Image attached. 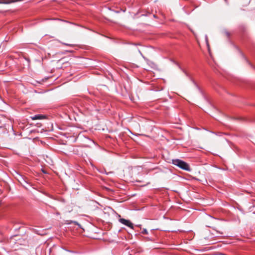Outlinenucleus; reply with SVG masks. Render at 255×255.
I'll list each match as a JSON object with an SVG mask.
<instances>
[{
  "label": "nucleus",
  "instance_id": "f257e3e1",
  "mask_svg": "<svg viewBox=\"0 0 255 255\" xmlns=\"http://www.w3.org/2000/svg\"><path fill=\"white\" fill-rule=\"evenodd\" d=\"M172 163L174 165L179 167L182 169L186 171L190 170V167L188 164L182 160L179 159H173L172 161Z\"/></svg>",
  "mask_w": 255,
  "mask_h": 255
},
{
  "label": "nucleus",
  "instance_id": "4468645a",
  "mask_svg": "<svg viewBox=\"0 0 255 255\" xmlns=\"http://www.w3.org/2000/svg\"><path fill=\"white\" fill-rule=\"evenodd\" d=\"M56 215H59L60 214H59V212H57V213H56Z\"/></svg>",
  "mask_w": 255,
  "mask_h": 255
},
{
  "label": "nucleus",
  "instance_id": "f8f14e48",
  "mask_svg": "<svg viewBox=\"0 0 255 255\" xmlns=\"http://www.w3.org/2000/svg\"><path fill=\"white\" fill-rule=\"evenodd\" d=\"M213 249H214V248H213V247H211L209 248V250H212Z\"/></svg>",
  "mask_w": 255,
  "mask_h": 255
},
{
  "label": "nucleus",
  "instance_id": "f3484780",
  "mask_svg": "<svg viewBox=\"0 0 255 255\" xmlns=\"http://www.w3.org/2000/svg\"><path fill=\"white\" fill-rule=\"evenodd\" d=\"M18 235H15L14 236L15 237V236H17Z\"/></svg>",
  "mask_w": 255,
  "mask_h": 255
},
{
  "label": "nucleus",
  "instance_id": "6e6552de",
  "mask_svg": "<svg viewBox=\"0 0 255 255\" xmlns=\"http://www.w3.org/2000/svg\"><path fill=\"white\" fill-rule=\"evenodd\" d=\"M141 233L143 234H148V232H147L146 229H143L141 231Z\"/></svg>",
  "mask_w": 255,
  "mask_h": 255
},
{
  "label": "nucleus",
  "instance_id": "9b49d317",
  "mask_svg": "<svg viewBox=\"0 0 255 255\" xmlns=\"http://www.w3.org/2000/svg\"><path fill=\"white\" fill-rule=\"evenodd\" d=\"M42 171L43 173L46 174V172L44 170V169H42Z\"/></svg>",
  "mask_w": 255,
  "mask_h": 255
},
{
  "label": "nucleus",
  "instance_id": "423d86ee",
  "mask_svg": "<svg viewBox=\"0 0 255 255\" xmlns=\"http://www.w3.org/2000/svg\"><path fill=\"white\" fill-rule=\"evenodd\" d=\"M217 232H218L219 234L221 235L220 237H227V236L225 235V234H226V233L223 232H220V231H217Z\"/></svg>",
  "mask_w": 255,
  "mask_h": 255
},
{
  "label": "nucleus",
  "instance_id": "7ed1b4c3",
  "mask_svg": "<svg viewBox=\"0 0 255 255\" xmlns=\"http://www.w3.org/2000/svg\"><path fill=\"white\" fill-rule=\"evenodd\" d=\"M119 221L121 224L131 229H133V224L131 222L130 220H127L124 218H120L119 219Z\"/></svg>",
  "mask_w": 255,
  "mask_h": 255
},
{
  "label": "nucleus",
  "instance_id": "20e7f679",
  "mask_svg": "<svg viewBox=\"0 0 255 255\" xmlns=\"http://www.w3.org/2000/svg\"><path fill=\"white\" fill-rule=\"evenodd\" d=\"M45 118V116L40 114L35 115L32 117H31V119L32 120H41Z\"/></svg>",
  "mask_w": 255,
  "mask_h": 255
},
{
  "label": "nucleus",
  "instance_id": "ddd939ff",
  "mask_svg": "<svg viewBox=\"0 0 255 255\" xmlns=\"http://www.w3.org/2000/svg\"><path fill=\"white\" fill-rule=\"evenodd\" d=\"M21 229V228H20V227H19V228H15L14 229V230H17V229Z\"/></svg>",
  "mask_w": 255,
  "mask_h": 255
},
{
  "label": "nucleus",
  "instance_id": "0eeeda50",
  "mask_svg": "<svg viewBox=\"0 0 255 255\" xmlns=\"http://www.w3.org/2000/svg\"><path fill=\"white\" fill-rule=\"evenodd\" d=\"M225 36H226L227 37L229 38V37H230V32H228V31H225Z\"/></svg>",
  "mask_w": 255,
  "mask_h": 255
},
{
  "label": "nucleus",
  "instance_id": "39448f33",
  "mask_svg": "<svg viewBox=\"0 0 255 255\" xmlns=\"http://www.w3.org/2000/svg\"><path fill=\"white\" fill-rule=\"evenodd\" d=\"M65 224H67V225H77L79 227H80V224L76 221L66 220V221H65Z\"/></svg>",
  "mask_w": 255,
  "mask_h": 255
},
{
  "label": "nucleus",
  "instance_id": "9d476101",
  "mask_svg": "<svg viewBox=\"0 0 255 255\" xmlns=\"http://www.w3.org/2000/svg\"><path fill=\"white\" fill-rule=\"evenodd\" d=\"M9 127H10V128H11V130H12L13 132H14V130H13V127H12V126H9Z\"/></svg>",
  "mask_w": 255,
  "mask_h": 255
},
{
  "label": "nucleus",
  "instance_id": "2eb2a0df",
  "mask_svg": "<svg viewBox=\"0 0 255 255\" xmlns=\"http://www.w3.org/2000/svg\"><path fill=\"white\" fill-rule=\"evenodd\" d=\"M48 239H49V240L52 239V237H49V238H48Z\"/></svg>",
  "mask_w": 255,
  "mask_h": 255
},
{
  "label": "nucleus",
  "instance_id": "1a4fd4ad",
  "mask_svg": "<svg viewBox=\"0 0 255 255\" xmlns=\"http://www.w3.org/2000/svg\"><path fill=\"white\" fill-rule=\"evenodd\" d=\"M63 44L64 45H68V46H72L73 45L72 44H67V43H63Z\"/></svg>",
  "mask_w": 255,
  "mask_h": 255
},
{
  "label": "nucleus",
  "instance_id": "f03ea898",
  "mask_svg": "<svg viewBox=\"0 0 255 255\" xmlns=\"http://www.w3.org/2000/svg\"><path fill=\"white\" fill-rule=\"evenodd\" d=\"M14 176L16 179L23 186H25L24 183L28 184V181L26 180V178H24L22 175L20 174L18 172L14 171Z\"/></svg>",
  "mask_w": 255,
  "mask_h": 255
},
{
  "label": "nucleus",
  "instance_id": "dca6fc26",
  "mask_svg": "<svg viewBox=\"0 0 255 255\" xmlns=\"http://www.w3.org/2000/svg\"><path fill=\"white\" fill-rule=\"evenodd\" d=\"M80 229L84 230L83 228H82V227H80Z\"/></svg>",
  "mask_w": 255,
  "mask_h": 255
}]
</instances>
